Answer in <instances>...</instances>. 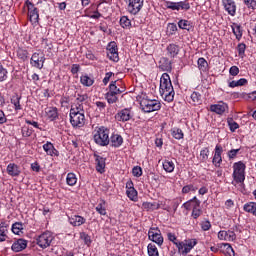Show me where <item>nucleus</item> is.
<instances>
[{"label":"nucleus","mask_w":256,"mask_h":256,"mask_svg":"<svg viewBox=\"0 0 256 256\" xmlns=\"http://www.w3.org/2000/svg\"><path fill=\"white\" fill-rule=\"evenodd\" d=\"M168 57H177L179 55V45L177 44H169L166 48Z\"/></svg>","instance_id":"26"},{"label":"nucleus","mask_w":256,"mask_h":256,"mask_svg":"<svg viewBox=\"0 0 256 256\" xmlns=\"http://www.w3.org/2000/svg\"><path fill=\"white\" fill-rule=\"evenodd\" d=\"M178 27L180 29H185L186 31H190L191 30V22H189V20H180L178 22Z\"/></svg>","instance_id":"43"},{"label":"nucleus","mask_w":256,"mask_h":256,"mask_svg":"<svg viewBox=\"0 0 256 256\" xmlns=\"http://www.w3.org/2000/svg\"><path fill=\"white\" fill-rule=\"evenodd\" d=\"M182 207L186 209V211H191V217L194 219H199L203 215V210L201 209V200L197 199V196H194L192 199L185 202Z\"/></svg>","instance_id":"5"},{"label":"nucleus","mask_w":256,"mask_h":256,"mask_svg":"<svg viewBox=\"0 0 256 256\" xmlns=\"http://www.w3.org/2000/svg\"><path fill=\"white\" fill-rule=\"evenodd\" d=\"M160 94L167 103H171L175 99V89H173L171 77L167 73H163L160 78Z\"/></svg>","instance_id":"3"},{"label":"nucleus","mask_w":256,"mask_h":256,"mask_svg":"<svg viewBox=\"0 0 256 256\" xmlns=\"http://www.w3.org/2000/svg\"><path fill=\"white\" fill-rule=\"evenodd\" d=\"M200 227L202 231H209L211 229V221L209 220H204L200 223Z\"/></svg>","instance_id":"57"},{"label":"nucleus","mask_w":256,"mask_h":256,"mask_svg":"<svg viewBox=\"0 0 256 256\" xmlns=\"http://www.w3.org/2000/svg\"><path fill=\"white\" fill-rule=\"evenodd\" d=\"M109 139H110V145L112 147L117 148V147H120L123 145V136L122 135L113 133Z\"/></svg>","instance_id":"25"},{"label":"nucleus","mask_w":256,"mask_h":256,"mask_svg":"<svg viewBox=\"0 0 256 256\" xmlns=\"http://www.w3.org/2000/svg\"><path fill=\"white\" fill-rule=\"evenodd\" d=\"M27 243L28 242L25 239H18L12 244L11 249L14 253H21V251H25V249H27Z\"/></svg>","instance_id":"19"},{"label":"nucleus","mask_w":256,"mask_h":256,"mask_svg":"<svg viewBox=\"0 0 256 256\" xmlns=\"http://www.w3.org/2000/svg\"><path fill=\"white\" fill-rule=\"evenodd\" d=\"M80 82L84 85V87H91L93 83H95V79L89 77V75H82L80 77Z\"/></svg>","instance_id":"31"},{"label":"nucleus","mask_w":256,"mask_h":256,"mask_svg":"<svg viewBox=\"0 0 256 256\" xmlns=\"http://www.w3.org/2000/svg\"><path fill=\"white\" fill-rule=\"evenodd\" d=\"M218 239H220V241H235V239H237V235L233 230H221L218 232Z\"/></svg>","instance_id":"17"},{"label":"nucleus","mask_w":256,"mask_h":256,"mask_svg":"<svg viewBox=\"0 0 256 256\" xmlns=\"http://www.w3.org/2000/svg\"><path fill=\"white\" fill-rule=\"evenodd\" d=\"M171 135L174 139H177L178 141L185 137V134L183 133V130H181V128H172Z\"/></svg>","instance_id":"32"},{"label":"nucleus","mask_w":256,"mask_h":256,"mask_svg":"<svg viewBox=\"0 0 256 256\" xmlns=\"http://www.w3.org/2000/svg\"><path fill=\"white\" fill-rule=\"evenodd\" d=\"M30 63L32 67H36V69H41L43 65H45V54L35 52L34 54H32Z\"/></svg>","instance_id":"12"},{"label":"nucleus","mask_w":256,"mask_h":256,"mask_svg":"<svg viewBox=\"0 0 256 256\" xmlns=\"http://www.w3.org/2000/svg\"><path fill=\"white\" fill-rule=\"evenodd\" d=\"M11 103H12V105H14L15 111H21V109H22V107H21V96H19L17 94L12 96Z\"/></svg>","instance_id":"33"},{"label":"nucleus","mask_w":256,"mask_h":256,"mask_svg":"<svg viewBox=\"0 0 256 256\" xmlns=\"http://www.w3.org/2000/svg\"><path fill=\"white\" fill-rule=\"evenodd\" d=\"M27 8V15L30 23H39V9L35 7L33 2L26 0L24 3V9Z\"/></svg>","instance_id":"8"},{"label":"nucleus","mask_w":256,"mask_h":256,"mask_svg":"<svg viewBox=\"0 0 256 256\" xmlns=\"http://www.w3.org/2000/svg\"><path fill=\"white\" fill-rule=\"evenodd\" d=\"M245 169L247 166L243 161L235 162L233 164V179L235 183H245Z\"/></svg>","instance_id":"7"},{"label":"nucleus","mask_w":256,"mask_h":256,"mask_svg":"<svg viewBox=\"0 0 256 256\" xmlns=\"http://www.w3.org/2000/svg\"><path fill=\"white\" fill-rule=\"evenodd\" d=\"M87 99H89V96H87V94H78L77 98H76V103H79L80 105H83L84 101H87Z\"/></svg>","instance_id":"60"},{"label":"nucleus","mask_w":256,"mask_h":256,"mask_svg":"<svg viewBox=\"0 0 256 256\" xmlns=\"http://www.w3.org/2000/svg\"><path fill=\"white\" fill-rule=\"evenodd\" d=\"M163 169L166 173H173V171H175V163H173V161L165 160L163 163Z\"/></svg>","instance_id":"36"},{"label":"nucleus","mask_w":256,"mask_h":256,"mask_svg":"<svg viewBox=\"0 0 256 256\" xmlns=\"http://www.w3.org/2000/svg\"><path fill=\"white\" fill-rule=\"evenodd\" d=\"M229 110V105L225 102H219L218 104H212L210 106V111L216 113L217 115H223L225 111Z\"/></svg>","instance_id":"18"},{"label":"nucleus","mask_w":256,"mask_h":256,"mask_svg":"<svg viewBox=\"0 0 256 256\" xmlns=\"http://www.w3.org/2000/svg\"><path fill=\"white\" fill-rule=\"evenodd\" d=\"M222 4L228 15L235 17L237 14V4L233 0H222Z\"/></svg>","instance_id":"15"},{"label":"nucleus","mask_w":256,"mask_h":256,"mask_svg":"<svg viewBox=\"0 0 256 256\" xmlns=\"http://www.w3.org/2000/svg\"><path fill=\"white\" fill-rule=\"evenodd\" d=\"M147 251L149 256H159V250L153 243L148 244Z\"/></svg>","instance_id":"39"},{"label":"nucleus","mask_w":256,"mask_h":256,"mask_svg":"<svg viewBox=\"0 0 256 256\" xmlns=\"http://www.w3.org/2000/svg\"><path fill=\"white\" fill-rule=\"evenodd\" d=\"M148 239L150 241H153V243H156L158 247H161L163 245V235H161V230L159 228H150L148 231Z\"/></svg>","instance_id":"11"},{"label":"nucleus","mask_w":256,"mask_h":256,"mask_svg":"<svg viewBox=\"0 0 256 256\" xmlns=\"http://www.w3.org/2000/svg\"><path fill=\"white\" fill-rule=\"evenodd\" d=\"M106 99L109 104L117 103V101H119V98H117V94L113 92H108L106 94Z\"/></svg>","instance_id":"44"},{"label":"nucleus","mask_w":256,"mask_h":256,"mask_svg":"<svg viewBox=\"0 0 256 256\" xmlns=\"http://www.w3.org/2000/svg\"><path fill=\"white\" fill-rule=\"evenodd\" d=\"M231 27L232 33L235 35L236 39L241 41V37H243V29L241 28V25L233 23Z\"/></svg>","instance_id":"28"},{"label":"nucleus","mask_w":256,"mask_h":256,"mask_svg":"<svg viewBox=\"0 0 256 256\" xmlns=\"http://www.w3.org/2000/svg\"><path fill=\"white\" fill-rule=\"evenodd\" d=\"M126 195L129 198L130 201H136L137 200V190L135 188H132L130 190L126 191Z\"/></svg>","instance_id":"46"},{"label":"nucleus","mask_w":256,"mask_h":256,"mask_svg":"<svg viewBox=\"0 0 256 256\" xmlns=\"http://www.w3.org/2000/svg\"><path fill=\"white\" fill-rule=\"evenodd\" d=\"M94 157L96 163V171L101 174L105 173V158L97 154H94Z\"/></svg>","instance_id":"22"},{"label":"nucleus","mask_w":256,"mask_h":256,"mask_svg":"<svg viewBox=\"0 0 256 256\" xmlns=\"http://www.w3.org/2000/svg\"><path fill=\"white\" fill-rule=\"evenodd\" d=\"M209 159V147H206L200 151V161L205 163Z\"/></svg>","instance_id":"42"},{"label":"nucleus","mask_w":256,"mask_h":256,"mask_svg":"<svg viewBox=\"0 0 256 256\" xmlns=\"http://www.w3.org/2000/svg\"><path fill=\"white\" fill-rule=\"evenodd\" d=\"M80 69H81V66L79 64H73L71 67L72 75H77Z\"/></svg>","instance_id":"63"},{"label":"nucleus","mask_w":256,"mask_h":256,"mask_svg":"<svg viewBox=\"0 0 256 256\" xmlns=\"http://www.w3.org/2000/svg\"><path fill=\"white\" fill-rule=\"evenodd\" d=\"M244 5H246L248 9H253V11H255L256 0H244Z\"/></svg>","instance_id":"59"},{"label":"nucleus","mask_w":256,"mask_h":256,"mask_svg":"<svg viewBox=\"0 0 256 256\" xmlns=\"http://www.w3.org/2000/svg\"><path fill=\"white\" fill-rule=\"evenodd\" d=\"M168 240L173 243L178 249L179 255H188L195 245H197V239H186L184 241H178L175 233H167Z\"/></svg>","instance_id":"2"},{"label":"nucleus","mask_w":256,"mask_h":256,"mask_svg":"<svg viewBox=\"0 0 256 256\" xmlns=\"http://www.w3.org/2000/svg\"><path fill=\"white\" fill-rule=\"evenodd\" d=\"M6 171L10 177H19L21 175V169L15 163L8 164Z\"/></svg>","instance_id":"23"},{"label":"nucleus","mask_w":256,"mask_h":256,"mask_svg":"<svg viewBox=\"0 0 256 256\" xmlns=\"http://www.w3.org/2000/svg\"><path fill=\"white\" fill-rule=\"evenodd\" d=\"M109 133V128L105 126L96 127L93 136L96 145H99L100 147H107L110 143Z\"/></svg>","instance_id":"4"},{"label":"nucleus","mask_w":256,"mask_h":256,"mask_svg":"<svg viewBox=\"0 0 256 256\" xmlns=\"http://www.w3.org/2000/svg\"><path fill=\"white\" fill-rule=\"evenodd\" d=\"M120 26L122 29H131V20L127 16L120 18Z\"/></svg>","instance_id":"37"},{"label":"nucleus","mask_w":256,"mask_h":256,"mask_svg":"<svg viewBox=\"0 0 256 256\" xmlns=\"http://www.w3.org/2000/svg\"><path fill=\"white\" fill-rule=\"evenodd\" d=\"M239 149H232L228 151V157L229 159H235L237 157V153H239Z\"/></svg>","instance_id":"62"},{"label":"nucleus","mask_w":256,"mask_h":256,"mask_svg":"<svg viewBox=\"0 0 256 256\" xmlns=\"http://www.w3.org/2000/svg\"><path fill=\"white\" fill-rule=\"evenodd\" d=\"M182 9V11H189L191 9V4H189V1H180L178 2V11Z\"/></svg>","instance_id":"45"},{"label":"nucleus","mask_w":256,"mask_h":256,"mask_svg":"<svg viewBox=\"0 0 256 256\" xmlns=\"http://www.w3.org/2000/svg\"><path fill=\"white\" fill-rule=\"evenodd\" d=\"M165 7L167 9H171L172 11H179V2L168 1V2H166Z\"/></svg>","instance_id":"50"},{"label":"nucleus","mask_w":256,"mask_h":256,"mask_svg":"<svg viewBox=\"0 0 256 256\" xmlns=\"http://www.w3.org/2000/svg\"><path fill=\"white\" fill-rule=\"evenodd\" d=\"M17 57L21 59V61H27L29 57V52L23 48H19L17 50Z\"/></svg>","instance_id":"41"},{"label":"nucleus","mask_w":256,"mask_h":256,"mask_svg":"<svg viewBox=\"0 0 256 256\" xmlns=\"http://www.w3.org/2000/svg\"><path fill=\"white\" fill-rule=\"evenodd\" d=\"M21 131H22V137H31V135H33V129L27 126L22 127Z\"/></svg>","instance_id":"52"},{"label":"nucleus","mask_w":256,"mask_h":256,"mask_svg":"<svg viewBox=\"0 0 256 256\" xmlns=\"http://www.w3.org/2000/svg\"><path fill=\"white\" fill-rule=\"evenodd\" d=\"M243 209L246 213H251L256 217V202H248L244 204Z\"/></svg>","instance_id":"29"},{"label":"nucleus","mask_w":256,"mask_h":256,"mask_svg":"<svg viewBox=\"0 0 256 256\" xmlns=\"http://www.w3.org/2000/svg\"><path fill=\"white\" fill-rule=\"evenodd\" d=\"M198 69H200V71H203L204 73L209 71V63H207V60H205V58L198 59Z\"/></svg>","instance_id":"35"},{"label":"nucleus","mask_w":256,"mask_h":256,"mask_svg":"<svg viewBox=\"0 0 256 256\" xmlns=\"http://www.w3.org/2000/svg\"><path fill=\"white\" fill-rule=\"evenodd\" d=\"M140 108L144 113H153V111H159V109H161V102L155 99L142 98Z\"/></svg>","instance_id":"6"},{"label":"nucleus","mask_w":256,"mask_h":256,"mask_svg":"<svg viewBox=\"0 0 256 256\" xmlns=\"http://www.w3.org/2000/svg\"><path fill=\"white\" fill-rule=\"evenodd\" d=\"M66 183L70 187L77 185V176L75 175V173L70 172L67 174Z\"/></svg>","instance_id":"34"},{"label":"nucleus","mask_w":256,"mask_h":256,"mask_svg":"<svg viewBox=\"0 0 256 256\" xmlns=\"http://www.w3.org/2000/svg\"><path fill=\"white\" fill-rule=\"evenodd\" d=\"M45 114L49 121H56V119H59V110L57 109V107L46 108Z\"/></svg>","instance_id":"21"},{"label":"nucleus","mask_w":256,"mask_h":256,"mask_svg":"<svg viewBox=\"0 0 256 256\" xmlns=\"http://www.w3.org/2000/svg\"><path fill=\"white\" fill-rule=\"evenodd\" d=\"M191 99H192L193 105L201 104V94H199L198 92H193L191 94Z\"/></svg>","instance_id":"48"},{"label":"nucleus","mask_w":256,"mask_h":256,"mask_svg":"<svg viewBox=\"0 0 256 256\" xmlns=\"http://www.w3.org/2000/svg\"><path fill=\"white\" fill-rule=\"evenodd\" d=\"M106 51L108 59H110V61H114V63H118L119 48L117 47V43L115 41H112L107 45Z\"/></svg>","instance_id":"10"},{"label":"nucleus","mask_w":256,"mask_h":256,"mask_svg":"<svg viewBox=\"0 0 256 256\" xmlns=\"http://www.w3.org/2000/svg\"><path fill=\"white\" fill-rule=\"evenodd\" d=\"M223 154V146L216 145L214 157L212 159V163L215 167H221V163H223V158L221 155Z\"/></svg>","instance_id":"16"},{"label":"nucleus","mask_w":256,"mask_h":256,"mask_svg":"<svg viewBox=\"0 0 256 256\" xmlns=\"http://www.w3.org/2000/svg\"><path fill=\"white\" fill-rule=\"evenodd\" d=\"M7 69L0 65V83L3 81H7Z\"/></svg>","instance_id":"55"},{"label":"nucleus","mask_w":256,"mask_h":256,"mask_svg":"<svg viewBox=\"0 0 256 256\" xmlns=\"http://www.w3.org/2000/svg\"><path fill=\"white\" fill-rule=\"evenodd\" d=\"M68 221L72 227H81V225H85L87 219L83 216L72 215L68 217Z\"/></svg>","instance_id":"20"},{"label":"nucleus","mask_w":256,"mask_h":256,"mask_svg":"<svg viewBox=\"0 0 256 256\" xmlns=\"http://www.w3.org/2000/svg\"><path fill=\"white\" fill-rule=\"evenodd\" d=\"M167 33H169L170 35H175V33H177V24L175 23L168 24Z\"/></svg>","instance_id":"56"},{"label":"nucleus","mask_w":256,"mask_h":256,"mask_svg":"<svg viewBox=\"0 0 256 256\" xmlns=\"http://www.w3.org/2000/svg\"><path fill=\"white\" fill-rule=\"evenodd\" d=\"M229 73L232 75V77H237V75H239V67L232 66L229 70Z\"/></svg>","instance_id":"61"},{"label":"nucleus","mask_w":256,"mask_h":256,"mask_svg":"<svg viewBox=\"0 0 256 256\" xmlns=\"http://www.w3.org/2000/svg\"><path fill=\"white\" fill-rule=\"evenodd\" d=\"M12 233L14 235H21L23 233V223L21 222H16L12 225Z\"/></svg>","instance_id":"38"},{"label":"nucleus","mask_w":256,"mask_h":256,"mask_svg":"<svg viewBox=\"0 0 256 256\" xmlns=\"http://www.w3.org/2000/svg\"><path fill=\"white\" fill-rule=\"evenodd\" d=\"M246 49H247V45H245V43L238 44L237 51H238L239 57H243V55H245Z\"/></svg>","instance_id":"54"},{"label":"nucleus","mask_w":256,"mask_h":256,"mask_svg":"<svg viewBox=\"0 0 256 256\" xmlns=\"http://www.w3.org/2000/svg\"><path fill=\"white\" fill-rule=\"evenodd\" d=\"M80 239L84 241L85 245H88V246L91 245V236H89V234L85 232L80 233Z\"/></svg>","instance_id":"51"},{"label":"nucleus","mask_w":256,"mask_h":256,"mask_svg":"<svg viewBox=\"0 0 256 256\" xmlns=\"http://www.w3.org/2000/svg\"><path fill=\"white\" fill-rule=\"evenodd\" d=\"M103 15L101 14V12H99V10H95L94 14H88L87 10H85V15L84 17H89L90 19H99L100 17H102Z\"/></svg>","instance_id":"53"},{"label":"nucleus","mask_w":256,"mask_h":256,"mask_svg":"<svg viewBox=\"0 0 256 256\" xmlns=\"http://www.w3.org/2000/svg\"><path fill=\"white\" fill-rule=\"evenodd\" d=\"M107 202L105 200H100V203L96 206V211L99 213V215H107Z\"/></svg>","instance_id":"30"},{"label":"nucleus","mask_w":256,"mask_h":256,"mask_svg":"<svg viewBox=\"0 0 256 256\" xmlns=\"http://www.w3.org/2000/svg\"><path fill=\"white\" fill-rule=\"evenodd\" d=\"M132 174L134 177H141V175H143V169L141 168V166H135L132 169Z\"/></svg>","instance_id":"58"},{"label":"nucleus","mask_w":256,"mask_h":256,"mask_svg":"<svg viewBox=\"0 0 256 256\" xmlns=\"http://www.w3.org/2000/svg\"><path fill=\"white\" fill-rule=\"evenodd\" d=\"M116 121H122L125 123L127 121H131L133 119V113L131 112V108H124L115 115Z\"/></svg>","instance_id":"14"},{"label":"nucleus","mask_w":256,"mask_h":256,"mask_svg":"<svg viewBox=\"0 0 256 256\" xmlns=\"http://www.w3.org/2000/svg\"><path fill=\"white\" fill-rule=\"evenodd\" d=\"M44 151L47 153V155L53 156L55 153V146H53V143L47 142L43 145Z\"/></svg>","instance_id":"40"},{"label":"nucleus","mask_w":256,"mask_h":256,"mask_svg":"<svg viewBox=\"0 0 256 256\" xmlns=\"http://www.w3.org/2000/svg\"><path fill=\"white\" fill-rule=\"evenodd\" d=\"M145 0H128V11L131 15H137L141 9H143V3Z\"/></svg>","instance_id":"13"},{"label":"nucleus","mask_w":256,"mask_h":256,"mask_svg":"<svg viewBox=\"0 0 256 256\" xmlns=\"http://www.w3.org/2000/svg\"><path fill=\"white\" fill-rule=\"evenodd\" d=\"M227 123L230 127V131L232 133H235V131H237V128L239 127V124L237 122H235V120H233V118H228Z\"/></svg>","instance_id":"47"},{"label":"nucleus","mask_w":256,"mask_h":256,"mask_svg":"<svg viewBox=\"0 0 256 256\" xmlns=\"http://www.w3.org/2000/svg\"><path fill=\"white\" fill-rule=\"evenodd\" d=\"M70 123L74 129H81L85 126V109L83 104L74 103L70 108Z\"/></svg>","instance_id":"1"},{"label":"nucleus","mask_w":256,"mask_h":256,"mask_svg":"<svg viewBox=\"0 0 256 256\" xmlns=\"http://www.w3.org/2000/svg\"><path fill=\"white\" fill-rule=\"evenodd\" d=\"M53 242V234L51 232L47 231L42 233L38 238L36 239V243L41 249H47Z\"/></svg>","instance_id":"9"},{"label":"nucleus","mask_w":256,"mask_h":256,"mask_svg":"<svg viewBox=\"0 0 256 256\" xmlns=\"http://www.w3.org/2000/svg\"><path fill=\"white\" fill-rule=\"evenodd\" d=\"M109 92L115 93L116 95H121V93H125V87L121 86L117 87V81H112L109 85Z\"/></svg>","instance_id":"27"},{"label":"nucleus","mask_w":256,"mask_h":256,"mask_svg":"<svg viewBox=\"0 0 256 256\" xmlns=\"http://www.w3.org/2000/svg\"><path fill=\"white\" fill-rule=\"evenodd\" d=\"M107 29H109L107 22H101L99 25V30L102 31L103 33H107Z\"/></svg>","instance_id":"64"},{"label":"nucleus","mask_w":256,"mask_h":256,"mask_svg":"<svg viewBox=\"0 0 256 256\" xmlns=\"http://www.w3.org/2000/svg\"><path fill=\"white\" fill-rule=\"evenodd\" d=\"M221 253H223L224 256H235V250H233V247L229 243H223L219 246Z\"/></svg>","instance_id":"24"},{"label":"nucleus","mask_w":256,"mask_h":256,"mask_svg":"<svg viewBox=\"0 0 256 256\" xmlns=\"http://www.w3.org/2000/svg\"><path fill=\"white\" fill-rule=\"evenodd\" d=\"M191 191H197V187L193 186V184L186 185L182 188L183 195H187V193H191Z\"/></svg>","instance_id":"49"}]
</instances>
